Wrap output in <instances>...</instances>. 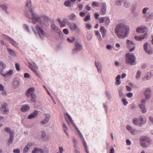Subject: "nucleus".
I'll return each mask as SVG.
<instances>
[{
    "instance_id": "8",
    "label": "nucleus",
    "mask_w": 153,
    "mask_h": 153,
    "mask_svg": "<svg viewBox=\"0 0 153 153\" xmlns=\"http://www.w3.org/2000/svg\"><path fill=\"white\" fill-rule=\"evenodd\" d=\"M77 131L79 135L80 138L82 140V143L86 152V153H89L87 143L85 141L82 134L79 130H78V131Z\"/></svg>"
},
{
    "instance_id": "38",
    "label": "nucleus",
    "mask_w": 153,
    "mask_h": 153,
    "mask_svg": "<svg viewBox=\"0 0 153 153\" xmlns=\"http://www.w3.org/2000/svg\"><path fill=\"white\" fill-rule=\"evenodd\" d=\"M31 97V101L32 102H36V96L35 93H33V94H32V95H30V97Z\"/></svg>"
},
{
    "instance_id": "62",
    "label": "nucleus",
    "mask_w": 153,
    "mask_h": 153,
    "mask_svg": "<svg viewBox=\"0 0 153 153\" xmlns=\"http://www.w3.org/2000/svg\"><path fill=\"white\" fill-rule=\"evenodd\" d=\"M2 38L5 39H8L9 40H10V38L11 37L6 36L4 34H3L2 35Z\"/></svg>"
},
{
    "instance_id": "16",
    "label": "nucleus",
    "mask_w": 153,
    "mask_h": 153,
    "mask_svg": "<svg viewBox=\"0 0 153 153\" xmlns=\"http://www.w3.org/2000/svg\"><path fill=\"white\" fill-rule=\"evenodd\" d=\"M136 31L138 33H143L147 31V29L145 26H142L137 27L136 29Z\"/></svg>"
},
{
    "instance_id": "10",
    "label": "nucleus",
    "mask_w": 153,
    "mask_h": 153,
    "mask_svg": "<svg viewBox=\"0 0 153 153\" xmlns=\"http://www.w3.org/2000/svg\"><path fill=\"white\" fill-rule=\"evenodd\" d=\"M65 116H66L68 118V120H66L68 124H72L76 128L77 131H78L79 129L77 128L76 126L75 125L73 122L72 117L69 114L68 112H66L65 114Z\"/></svg>"
},
{
    "instance_id": "35",
    "label": "nucleus",
    "mask_w": 153,
    "mask_h": 153,
    "mask_svg": "<svg viewBox=\"0 0 153 153\" xmlns=\"http://www.w3.org/2000/svg\"><path fill=\"white\" fill-rule=\"evenodd\" d=\"M126 43L127 44L128 47V48H130L134 45L133 42L128 39L127 40Z\"/></svg>"
},
{
    "instance_id": "54",
    "label": "nucleus",
    "mask_w": 153,
    "mask_h": 153,
    "mask_svg": "<svg viewBox=\"0 0 153 153\" xmlns=\"http://www.w3.org/2000/svg\"><path fill=\"white\" fill-rule=\"evenodd\" d=\"M71 2L68 0L66 1L64 3V5L66 7H69L70 6Z\"/></svg>"
},
{
    "instance_id": "29",
    "label": "nucleus",
    "mask_w": 153,
    "mask_h": 153,
    "mask_svg": "<svg viewBox=\"0 0 153 153\" xmlns=\"http://www.w3.org/2000/svg\"><path fill=\"white\" fill-rule=\"evenodd\" d=\"M126 128L132 134L135 135L136 134V131L130 126H127L126 127Z\"/></svg>"
},
{
    "instance_id": "60",
    "label": "nucleus",
    "mask_w": 153,
    "mask_h": 153,
    "mask_svg": "<svg viewBox=\"0 0 153 153\" xmlns=\"http://www.w3.org/2000/svg\"><path fill=\"white\" fill-rule=\"evenodd\" d=\"M91 25L88 23H86V28L90 30L91 28Z\"/></svg>"
},
{
    "instance_id": "30",
    "label": "nucleus",
    "mask_w": 153,
    "mask_h": 153,
    "mask_svg": "<svg viewBox=\"0 0 153 153\" xmlns=\"http://www.w3.org/2000/svg\"><path fill=\"white\" fill-rule=\"evenodd\" d=\"M139 107L140 108V111L143 113H145L146 112L147 109L145 105L143 104H140Z\"/></svg>"
},
{
    "instance_id": "48",
    "label": "nucleus",
    "mask_w": 153,
    "mask_h": 153,
    "mask_svg": "<svg viewBox=\"0 0 153 153\" xmlns=\"http://www.w3.org/2000/svg\"><path fill=\"white\" fill-rule=\"evenodd\" d=\"M75 40V38L74 36H73L70 38H68L67 40L68 42H73Z\"/></svg>"
},
{
    "instance_id": "43",
    "label": "nucleus",
    "mask_w": 153,
    "mask_h": 153,
    "mask_svg": "<svg viewBox=\"0 0 153 153\" xmlns=\"http://www.w3.org/2000/svg\"><path fill=\"white\" fill-rule=\"evenodd\" d=\"M132 123L134 124L136 126H139V123L138 122V120L137 118H134L132 120Z\"/></svg>"
},
{
    "instance_id": "39",
    "label": "nucleus",
    "mask_w": 153,
    "mask_h": 153,
    "mask_svg": "<svg viewBox=\"0 0 153 153\" xmlns=\"http://www.w3.org/2000/svg\"><path fill=\"white\" fill-rule=\"evenodd\" d=\"M4 130L5 131L10 133V135L14 134L13 131H11L10 128L9 127H6L4 129Z\"/></svg>"
},
{
    "instance_id": "41",
    "label": "nucleus",
    "mask_w": 153,
    "mask_h": 153,
    "mask_svg": "<svg viewBox=\"0 0 153 153\" xmlns=\"http://www.w3.org/2000/svg\"><path fill=\"white\" fill-rule=\"evenodd\" d=\"M13 134L10 135V138L9 139V141L8 143V145H10V144L12 143V142H13Z\"/></svg>"
},
{
    "instance_id": "63",
    "label": "nucleus",
    "mask_w": 153,
    "mask_h": 153,
    "mask_svg": "<svg viewBox=\"0 0 153 153\" xmlns=\"http://www.w3.org/2000/svg\"><path fill=\"white\" fill-rule=\"evenodd\" d=\"M60 26L61 27H65L66 25L65 22V21H62L60 23Z\"/></svg>"
},
{
    "instance_id": "26",
    "label": "nucleus",
    "mask_w": 153,
    "mask_h": 153,
    "mask_svg": "<svg viewBox=\"0 0 153 153\" xmlns=\"http://www.w3.org/2000/svg\"><path fill=\"white\" fill-rule=\"evenodd\" d=\"M148 36V34L146 33H145L144 35H141L140 36H134V38L137 41H142Z\"/></svg>"
},
{
    "instance_id": "47",
    "label": "nucleus",
    "mask_w": 153,
    "mask_h": 153,
    "mask_svg": "<svg viewBox=\"0 0 153 153\" xmlns=\"http://www.w3.org/2000/svg\"><path fill=\"white\" fill-rule=\"evenodd\" d=\"M23 28L27 32H29L30 30L28 26L26 24H25L23 25Z\"/></svg>"
},
{
    "instance_id": "58",
    "label": "nucleus",
    "mask_w": 153,
    "mask_h": 153,
    "mask_svg": "<svg viewBox=\"0 0 153 153\" xmlns=\"http://www.w3.org/2000/svg\"><path fill=\"white\" fill-rule=\"evenodd\" d=\"M127 89L129 91H131L132 89V85L131 84H129L128 85L126 86Z\"/></svg>"
},
{
    "instance_id": "21",
    "label": "nucleus",
    "mask_w": 153,
    "mask_h": 153,
    "mask_svg": "<svg viewBox=\"0 0 153 153\" xmlns=\"http://www.w3.org/2000/svg\"><path fill=\"white\" fill-rule=\"evenodd\" d=\"M35 89L34 88H30L28 89L26 92V96L30 97V95L34 93Z\"/></svg>"
},
{
    "instance_id": "52",
    "label": "nucleus",
    "mask_w": 153,
    "mask_h": 153,
    "mask_svg": "<svg viewBox=\"0 0 153 153\" xmlns=\"http://www.w3.org/2000/svg\"><path fill=\"white\" fill-rule=\"evenodd\" d=\"M91 19V17L89 14L87 15L85 19H84V21L85 22H87L89 21Z\"/></svg>"
},
{
    "instance_id": "36",
    "label": "nucleus",
    "mask_w": 153,
    "mask_h": 153,
    "mask_svg": "<svg viewBox=\"0 0 153 153\" xmlns=\"http://www.w3.org/2000/svg\"><path fill=\"white\" fill-rule=\"evenodd\" d=\"M62 127H63V129L64 130V131L65 133L66 134L67 136H69V134L67 132V131L68 130V128L66 124H64V123H63V125H62Z\"/></svg>"
},
{
    "instance_id": "46",
    "label": "nucleus",
    "mask_w": 153,
    "mask_h": 153,
    "mask_svg": "<svg viewBox=\"0 0 153 153\" xmlns=\"http://www.w3.org/2000/svg\"><path fill=\"white\" fill-rule=\"evenodd\" d=\"M105 94L109 100L111 98V95L110 92L108 91H106L105 92Z\"/></svg>"
},
{
    "instance_id": "15",
    "label": "nucleus",
    "mask_w": 153,
    "mask_h": 153,
    "mask_svg": "<svg viewBox=\"0 0 153 153\" xmlns=\"http://www.w3.org/2000/svg\"><path fill=\"white\" fill-rule=\"evenodd\" d=\"M139 120L140 121L139 126H141L145 124L146 122V118L143 115H140L139 117Z\"/></svg>"
},
{
    "instance_id": "56",
    "label": "nucleus",
    "mask_w": 153,
    "mask_h": 153,
    "mask_svg": "<svg viewBox=\"0 0 153 153\" xmlns=\"http://www.w3.org/2000/svg\"><path fill=\"white\" fill-rule=\"evenodd\" d=\"M25 15L26 17L28 18L29 19H30L32 17V15H30L28 12H26L25 13Z\"/></svg>"
},
{
    "instance_id": "40",
    "label": "nucleus",
    "mask_w": 153,
    "mask_h": 153,
    "mask_svg": "<svg viewBox=\"0 0 153 153\" xmlns=\"http://www.w3.org/2000/svg\"><path fill=\"white\" fill-rule=\"evenodd\" d=\"M141 74V72L140 70H138L136 74V75L135 78L137 80L139 79L140 77Z\"/></svg>"
},
{
    "instance_id": "13",
    "label": "nucleus",
    "mask_w": 153,
    "mask_h": 153,
    "mask_svg": "<svg viewBox=\"0 0 153 153\" xmlns=\"http://www.w3.org/2000/svg\"><path fill=\"white\" fill-rule=\"evenodd\" d=\"M21 84V79L18 77H15L13 82V86L15 88H18Z\"/></svg>"
},
{
    "instance_id": "37",
    "label": "nucleus",
    "mask_w": 153,
    "mask_h": 153,
    "mask_svg": "<svg viewBox=\"0 0 153 153\" xmlns=\"http://www.w3.org/2000/svg\"><path fill=\"white\" fill-rule=\"evenodd\" d=\"M123 3L124 6L126 8H128L130 6V3L127 1L126 0H123Z\"/></svg>"
},
{
    "instance_id": "64",
    "label": "nucleus",
    "mask_w": 153,
    "mask_h": 153,
    "mask_svg": "<svg viewBox=\"0 0 153 153\" xmlns=\"http://www.w3.org/2000/svg\"><path fill=\"white\" fill-rule=\"evenodd\" d=\"M41 133H42L41 136L42 137L44 138L46 137V133L45 131H44L43 130L42 131H41Z\"/></svg>"
},
{
    "instance_id": "17",
    "label": "nucleus",
    "mask_w": 153,
    "mask_h": 153,
    "mask_svg": "<svg viewBox=\"0 0 153 153\" xmlns=\"http://www.w3.org/2000/svg\"><path fill=\"white\" fill-rule=\"evenodd\" d=\"M51 28L56 33H58L59 35L62 34V32L60 30L59 28L56 26L54 23H52L51 24Z\"/></svg>"
},
{
    "instance_id": "42",
    "label": "nucleus",
    "mask_w": 153,
    "mask_h": 153,
    "mask_svg": "<svg viewBox=\"0 0 153 153\" xmlns=\"http://www.w3.org/2000/svg\"><path fill=\"white\" fill-rule=\"evenodd\" d=\"M151 77L149 73H147L145 74V77L143 78V80H145V79L147 80H149L151 78Z\"/></svg>"
},
{
    "instance_id": "45",
    "label": "nucleus",
    "mask_w": 153,
    "mask_h": 153,
    "mask_svg": "<svg viewBox=\"0 0 153 153\" xmlns=\"http://www.w3.org/2000/svg\"><path fill=\"white\" fill-rule=\"evenodd\" d=\"M144 17L147 18V19H153V12L151 13L148 16L146 15H144Z\"/></svg>"
},
{
    "instance_id": "34",
    "label": "nucleus",
    "mask_w": 153,
    "mask_h": 153,
    "mask_svg": "<svg viewBox=\"0 0 153 153\" xmlns=\"http://www.w3.org/2000/svg\"><path fill=\"white\" fill-rule=\"evenodd\" d=\"M121 78V76L120 75H118L116 78L115 84L116 85H119L121 84V82L120 79Z\"/></svg>"
},
{
    "instance_id": "11",
    "label": "nucleus",
    "mask_w": 153,
    "mask_h": 153,
    "mask_svg": "<svg viewBox=\"0 0 153 153\" xmlns=\"http://www.w3.org/2000/svg\"><path fill=\"white\" fill-rule=\"evenodd\" d=\"M148 43H145L143 45L144 49L146 53L149 55H152L153 53V49L149 46L148 47Z\"/></svg>"
},
{
    "instance_id": "1",
    "label": "nucleus",
    "mask_w": 153,
    "mask_h": 153,
    "mask_svg": "<svg viewBox=\"0 0 153 153\" xmlns=\"http://www.w3.org/2000/svg\"><path fill=\"white\" fill-rule=\"evenodd\" d=\"M32 14L31 19L33 24L40 22L39 25H37L34 27H32V29L36 35H38L42 39H44L47 37V34L42 29V27H45V24L41 21L40 17L37 14L34 13L33 11L30 12Z\"/></svg>"
},
{
    "instance_id": "18",
    "label": "nucleus",
    "mask_w": 153,
    "mask_h": 153,
    "mask_svg": "<svg viewBox=\"0 0 153 153\" xmlns=\"http://www.w3.org/2000/svg\"><path fill=\"white\" fill-rule=\"evenodd\" d=\"M32 153H48V150H45L43 151L41 148L36 147L33 149Z\"/></svg>"
},
{
    "instance_id": "32",
    "label": "nucleus",
    "mask_w": 153,
    "mask_h": 153,
    "mask_svg": "<svg viewBox=\"0 0 153 153\" xmlns=\"http://www.w3.org/2000/svg\"><path fill=\"white\" fill-rule=\"evenodd\" d=\"M7 51L9 53V54L12 56L13 57H15L16 56V53L15 51H13L12 49L7 48Z\"/></svg>"
},
{
    "instance_id": "59",
    "label": "nucleus",
    "mask_w": 153,
    "mask_h": 153,
    "mask_svg": "<svg viewBox=\"0 0 153 153\" xmlns=\"http://www.w3.org/2000/svg\"><path fill=\"white\" fill-rule=\"evenodd\" d=\"M105 19V17H101L98 19L100 23H102L104 22V21Z\"/></svg>"
},
{
    "instance_id": "19",
    "label": "nucleus",
    "mask_w": 153,
    "mask_h": 153,
    "mask_svg": "<svg viewBox=\"0 0 153 153\" xmlns=\"http://www.w3.org/2000/svg\"><path fill=\"white\" fill-rule=\"evenodd\" d=\"M95 64L98 71L100 73H101L102 67L101 63L99 61H95Z\"/></svg>"
},
{
    "instance_id": "28",
    "label": "nucleus",
    "mask_w": 153,
    "mask_h": 153,
    "mask_svg": "<svg viewBox=\"0 0 153 153\" xmlns=\"http://www.w3.org/2000/svg\"><path fill=\"white\" fill-rule=\"evenodd\" d=\"M38 114V112L36 110H35L34 112L29 115L28 117V119H31L34 118L37 116Z\"/></svg>"
},
{
    "instance_id": "24",
    "label": "nucleus",
    "mask_w": 153,
    "mask_h": 153,
    "mask_svg": "<svg viewBox=\"0 0 153 153\" xmlns=\"http://www.w3.org/2000/svg\"><path fill=\"white\" fill-rule=\"evenodd\" d=\"M13 70H10L5 73H3L1 75L4 78H7L11 76L13 74Z\"/></svg>"
},
{
    "instance_id": "3",
    "label": "nucleus",
    "mask_w": 153,
    "mask_h": 153,
    "mask_svg": "<svg viewBox=\"0 0 153 153\" xmlns=\"http://www.w3.org/2000/svg\"><path fill=\"white\" fill-rule=\"evenodd\" d=\"M140 146L144 149L148 148L152 143L151 139L148 137L142 136L140 138Z\"/></svg>"
},
{
    "instance_id": "12",
    "label": "nucleus",
    "mask_w": 153,
    "mask_h": 153,
    "mask_svg": "<svg viewBox=\"0 0 153 153\" xmlns=\"http://www.w3.org/2000/svg\"><path fill=\"white\" fill-rule=\"evenodd\" d=\"M1 110L4 114H7L8 113L9 109L7 104L6 102H4L2 103Z\"/></svg>"
},
{
    "instance_id": "2",
    "label": "nucleus",
    "mask_w": 153,
    "mask_h": 153,
    "mask_svg": "<svg viewBox=\"0 0 153 153\" xmlns=\"http://www.w3.org/2000/svg\"><path fill=\"white\" fill-rule=\"evenodd\" d=\"M129 30L128 25L121 23L116 26L114 31L119 38L123 39L128 36Z\"/></svg>"
},
{
    "instance_id": "4",
    "label": "nucleus",
    "mask_w": 153,
    "mask_h": 153,
    "mask_svg": "<svg viewBox=\"0 0 153 153\" xmlns=\"http://www.w3.org/2000/svg\"><path fill=\"white\" fill-rule=\"evenodd\" d=\"M126 63L127 64L135 65L136 63L135 56L133 53H127L126 55Z\"/></svg>"
},
{
    "instance_id": "7",
    "label": "nucleus",
    "mask_w": 153,
    "mask_h": 153,
    "mask_svg": "<svg viewBox=\"0 0 153 153\" xmlns=\"http://www.w3.org/2000/svg\"><path fill=\"white\" fill-rule=\"evenodd\" d=\"M143 94L146 100H149L152 96V90L151 88L148 87L144 89Z\"/></svg>"
},
{
    "instance_id": "31",
    "label": "nucleus",
    "mask_w": 153,
    "mask_h": 153,
    "mask_svg": "<svg viewBox=\"0 0 153 153\" xmlns=\"http://www.w3.org/2000/svg\"><path fill=\"white\" fill-rule=\"evenodd\" d=\"M9 42L10 43H11L13 46L15 47H18L19 45V43L11 38H10Z\"/></svg>"
},
{
    "instance_id": "53",
    "label": "nucleus",
    "mask_w": 153,
    "mask_h": 153,
    "mask_svg": "<svg viewBox=\"0 0 153 153\" xmlns=\"http://www.w3.org/2000/svg\"><path fill=\"white\" fill-rule=\"evenodd\" d=\"M110 20L109 18L108 17H105V19L104 21V23L105 25H108L110 23Z\"/></svg>"
},
{
    "instance_id": "27",
    "label": "nucleus",
    "mask_w": 153,
    "mask_h": 153,
    "mask_svg": "<svg viewBox=\"0 0 153 153\" xmlns=\"http://www.w3.org/2000/svg\"><path fill=\"white\" fill-rule=\"evenodd\" d=\"M106 4L105 3H103L102 4V8L100 10V14L102 15L105 14L106 10Z\"/></svg>"
},
{
    "instance_id": "23",
    "label": "nucleus",
    "mask_w": 153,
    "mask_h": 153,
    "mask_svg": "<svg viewBox=\"0 0 153 153\" xmlns=\"http://www.w3.org/2000/svg\"><path fill=\"white\" fill-rule=\"evenodd\" d=\"M6 67V65L2 61H0V74L1 75L4 73V70Z\"/></svg>"
},
{
    "instance_id": "61",
    "label": "nucleus",
    "mask_w": 153,
    "mask_h": 153,
    "mask_svg": "<svg viewBox=\"0 0 153 153\" xmlns=\"http://www.w3.org/2000/svg\"><path fill=\"white\" fill-rule=\"evenodd\" d=\"M122 101L123 103V104L125 105H126L128 104V102L126 101V99L125 98H123L122 100Z\"/></svg>"
},
{
    "instance_id": "55",
    "label": "nucleus",
    "mask_w": 153,
    "mask_h": 153,
    "mask_svg": "<svg viewBox=\"0 0 153 153\" xmlns=\"http://www.w3.org/2000/svg\"><path fill=\"white\" fill-rule=\"evenodd\" d=\"M103 107L104 108V110H105V113L106 114H107L108 113V107L107 106V104L105 103H103Z\"/></svg>"
},
{
    "instance_id": "57",
    "label": "nucleus",
    "mask_w": 153,
    "mask_h": 153,
    "mask_svg": "<svg viewBox=\"0 0 153 153\" xmlns=\"http://www.w3.org/2000/svg\"><path fill=\"white\" fill-rule=\"evenodd\" d=\"M122 1L121 0H117L116 1V5L117 6H120L121 5V4H122Z\"/></svg>"
},
{
    "instance_id": "49",
    "label": "nucleus",
    "mask_w": 153,
    "mask_h": 153,
    "mask_svg": "<svg viewBox=\"0 0 153 153\" xmlns=\"http://www.w3.org/2000/svg\"><path fill=\"white\" fill-rule=\"evenodd\" d=\"M149 10V8L148 7H146L143 8L142 10V13L144 14V15H146V14L147 12V11Z\"/></svg>"
},
{
    "instance_id": "9",
    "label": "nucleus",
    "mask_w": 153,
    "mask_h": 153,
    "mask_svg": "<svg viewBox=\"0 0 153 153\" xmlns=\"http://www.w3.org/2000/svg\"><path fill=\"white\" fill-rule=\"evenodd\" d=\"M75 46V48L73 50V53L74 54H76L82 50V47L81 42H76Z\"/></svg>"
},
{
    "instance_id": "5",
    "label": "nucleus",
    "mask_w": 153,
    "mask_h": 153,
    "mask_svg": "<svg viewBox=\"0 0 153 153\" xmlns=\"http://www.w3.org/2000/svg\"><path fill=\"white\" fill-rule=\"evenodd\" d=\"M28 66L34 72L37 76L39 77H40V74L37 71V70L38 69V67L35 62H33L32 63L28 62Z\"/></svg>"
},
{
    "instance_id": "14",
    "label": "nucleus",
    "mask_w": 153,
    "mask_h": 153,
    "mask_svg": "<svg viewBox=\"0 0 153 153\" xmlns=\"http://www.w3.org/2000/svg\"><path fill=\"white\" fill-rule=\"evenodd\" d=\"M25 6L28 9V11L30 12H32L35 8V7L32 5L30 0L27 1Z\"/></svg>"
},
{
    "instance_id": "22",
    "label": "nucleus",
    "mask_w": 153,
    "mask_h": 153,
    "mask_svg": "<svg viewBox=\"0 0 153 153\" xmlns=\"http://www.w3.org/2000/svg\"><path fill=\"white\" fill-rule=\"evenodd\" d=\"M8 8V5L7 4L5 3L3 4H1L0 6V9H1L2 10L6 13L8 14L7 9Z\"/></svg>"
},
{
    "instance_id": "44",
    "label": "nucleus",
    "mask_w": 153,
    "mask_h": 153,
    "mask_svg": "<svg viewBox=\"0 0 153 153\" xmlns=\"http://www.w3.org/2000/svg\"><path fill=\"white\" fill-rule=\"evenodd\" d=\"M69 18L70 20H74L76 19V16L74 13H72L70 16H69Z\"/></svg>"
},
{
    "instance_id": "33",
    "label": "nucleus",
    "mask_w": 153,
    "mask_h": 153,
    "mask_svg": "<svg viewBox=\"0 0 153 153\" xmlns=\"http://www.w3.org/2000/svg\"><path fill=\"white\" fill-rule=\"evenodd\" d=\"M100 32L102 33V36L103 38L105 37L106 30L103 27H101L100 29Z\"/></svg>"
},
{
    "instance_id": "6",
    "label": "nucleus",
    "mask_w": 153,
    "mask_h": 153,
    "mask_svg": "<svg viewBox=\"0 0 153 153\" xmlns=\"http://www.w3.org/2000/svg\"><path fill=\"white\" fill-rule=\"evenodd\" d=\"M67 25L71 30L72 31H75L76 33L77 34L80 33V29L75 23L68 22Z\"/></svg>"
},
{
    "instance_id": "25",
    "label": "nucleus",
    "mask_w": 153,
    "mask_h": 153,
    "mask_svg": "<svg viewBox=\"0 0 153 153\" xmlns=\"http://www.w3.org/2000/svg\"><path fill=\"white\" fill-rule=\"evenodd\" d=\"M51 115L49 114H46L45 115V118L41 122V123L42 125H44L48 123L49 121Z\"/></svg>"
},
{
    "instance_id": "50",
    "label": "nucleus",
    "mask_w": 153,
    "mask_h": 153,
    "mask_svg": "<svg viewBox=\"0 0 153 153\" xmlns=\"http://www.w3.org/2000/svg\"><path fill=\"white\" fill-rule=\"evenodd\" d=\"M92 5L93 7H99V3L96 1H94L92 4Z\"/></svg>"
},
{
    "instance_id": "51",
    "label": "nucleus",
    "mask_w": 153,
    "mask_h": 153,
    "mask_svg": "<svg viewBox=\"0 0 153 153\" xmlns=\"http://www.w3.org/2000/svg\"><path fill=\"white\" fill-rule=\"evenodd\" d=\"M73 143H74V144L73 145L74 147V148H76L77 147V144L78 143L77 140H76V139L75 138H74L73 139Z\"/></svg>"
},
{
    "instance_id": "20",
    "label": "nucleus",
    "mask_w": 153,
    "mask_h": 153,
    "mask_svg": "<svg viewBox=\"0 0 153 153\" xmlns=\"http://www.w3.org/2000/svg\"><path fill=\"white\" fill-rule=\"evenodd\" d=\"M30 107L28 104L22 105L20 109V110L22 112H25L29 110Z\"/></svg>"
}]
</instances>
